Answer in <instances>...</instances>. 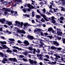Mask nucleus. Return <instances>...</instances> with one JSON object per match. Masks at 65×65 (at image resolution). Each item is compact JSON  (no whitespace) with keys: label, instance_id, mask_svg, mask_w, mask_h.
<instances>
[{"label":"nucleus","instance_id":"11","mask_svg":"<svg viewBox=\"0 0 65 65\" xmlns=\"http://www.w3.org/2000/svg\"><path fill=\"white\" fill-rule=\"evenodd\" d=\"M2 46L3 47V49H5V48H7V49H8V47H7V46H6V45H2Z\"/></svg>","mask_w":65,"mask_h":65},{"label":"nucleus","instance_id":"41","mask_svg":"<svg viewBox=\"0 0 65 65\" xmlns=\"http://www.w3.org/2000/svg\"><path fill=\"white\" fill-rule=\"evenodd\" d=\"M52 23L54 24L56 23V21L55 20H52Z\"/></svg>","mask_w":65,"mask_h":65},{"label":"nucleus","instance_id":"53","mask_svg":"<svg viewBox=\"0 0 65 65\" xmlns=\"http://www.w3.org/2000/svg\"><path fill=\"white\" fill-rule=\"evenodd\" d=\"M3 60H4V61H7L8 60H7V59L4 58H3Z\"/></svg>","mask_w":65,"mask_h":65},{"label":"nucleus","instance_id":"25","mask_svg":"<svg viewBox=\"0 0 65 65\" xmlns=\"http://www.w3.org/2000/svg\"><path fill=\"white\" fill-rule=\"evenodd\" d=\"M57 14L58 16H60H60H63L64 17V15L62 14L60 12L59 13H57Z\"/></svg>","mask_w":65,"mask_h":65},{"label":"nucleus","instance_id":"55","mask_svg":"<svg viewBox=\"0 0 65 65\" xmlns=\"http://www.w3.org/2000/svg\"><path fill=\"white\" fill-rule=\"evenodd\" d=\"M9 60H10V61H13V58H9Z\"/></svg>","mask_w":65,"mask_h":65},{"label":"nucleus","instance_id":"49","mask_svg":"<svg viewBox=\"0 0 65 65\" xmlns=\"http://www.w3.org/2000/svg\"><path fill=\"white\" fill-rule=\"evenodd\" d=\"M19 50L20 51H26V50H25L24 49H21V48H19Z\"/></svg>","mask_w":65,"mask_h":65},{"label":"nucleus","instance_id":"56","mask_svg":"<svg viewBox=\"0 0 65 65\" xmlns=\"http://www.w3.org/2000/svg\"><path fill=\"white\" fill-rule=\"evenodd\" d=\"M41 31V29H37V31H39V32H40Z\"/></svg>","mask_w":65,"mask_h":65},{"label":"nucleus","instance_id":"4","mask_svg":"<svg viewBox=\"0 0 65 65\" xmlns=\"http://www.w3.org/2000/svg\"><path fill=\"white\" fill-rule=\"evenodd\" d=\"M50 42L51 43H53V44H54V45H56V46L59 45V44L56 41H54L53 42L52 41H51Z\"/></svg>","mask_w":65,"mask_h":65},{"label":"nucleus","instance_id":"16","mask_svg":"<svg viewBox=\"0 0 65 65\" xmlns=\"http://www.w3.org/2000/svg\"><path fill=\"white\" fill-rule=\"evenodd\" d=\"M49 19L50 20H51V21H52L55 20V18L54 16H53L51 18H49Z\"/></svg>","mask_w":65,"mask_h":65},{"label":"nucleus","instance_id":"54","mask_svg":"<svg viewBox=\"0 0 65 65\" xmlns=\"http://www.w3.org/2000/svg\"><path fill=\"white\" fill-rule=\"evenodd\" d=\"M59 2H60V1H58V2H57V1H55V2L56 3H57V4H58V5H59V4H60V3H59Z\"/></svg>","mask_w":65,"mask_h":65},{"label":"nucleus","instance_id":"24","mask_svg":"<svg viewBox=\"0 0 65 65\" xmlns=\"http://www.w3.org/2000/svg\"><path fill=\"white\" fill-rule=\"evenodd\" d=\"M38 41H39V42H40V43H42V42L43 41H44V40H42V39H39L38 40Z\"/></svg>","mask_w":65,"mask_h":65},{"label":"nucleus","instance_id":"38","mask_svg":"<svg viewBox=\"0 0 65 65\" xmlns=\"http://www.w3.org/2000/svg\"><path fill=\"white\" fill-rule=\"evenodd\" d=\"M19 57L20 58H24V56L22 55H19Z\"/></svg>","mask_w":65,"mask_h":65},{"label":"nucleus","instance_id":"59","mask_svg":"<svg viewBox=\"0 0 65 65\" xmlns=\"http://www.w3.org/2000/svg\"><path fill=\"white\" fill-rule=\"evenodd\" d=\"M0 43L1 44H4V42H2V41H1L0 42Z\"/></svg>","mask_w":65,"mask_h":65},{"label":"nucleus","instance_id":"15","mask_svg":"<svg viewBox=\"0 0 65 65\" xmlns=\"http://www.w3.org/2000/svg\"><path fill=\"white\" fill-rule=\"evenodd\" d=\"M26 5L30 9H32V8H31V5L30 4H26Z\"/></svg>","mask_w":65,"mask_h":65},{"label":"nucleus","instance_id":"51","mask_svg":"<svg viewBox=\"0 0 65 65\" xmlns=\"http://www.w3.org/2000/svg\"><path fill=\"white\" fill-rule=\"evenodd\" d=\"M61 60L62 61H64V59H65V58H63V57H61Z\"/></svg>","mask_w":65,"mask_h":65},{"label":"nucleus","instance_id":"35","mask_svg":"<svg viewBox=\"0 0 65 65\" xmlns=\"http://www.w3.org/2000/svg\"><path fill=\"white\" fill-rule=\"evenodd\" d=\"M23 15H24L25 17H27L28 18H29V17H30V15H29L27 14H23Z\"/></svg>","mask_w":65,"mask_h":65},{"label":"nucleus","instance_id":"63","mask_svg":"<svg viewBox=\"0 0 65 65\" xmlns=\"http://www.w3.org/2000/svg\"><path fill=\"white\" fill-rule=\"evenodd\" d=\"M34 22H35V21H34V20H31V23H34Z\"/></svg>","mask_w":65,"mask_h":65},{"label":"nucleus","instance_id":"20","mask_svg":"<svg viewBox=\"0 0 65 65\" xmlns=\"http://www.w3.org/2000/svg\"><path fill=\"white\" fill-rule=\"evenodd\" d=\"M7 49V51L6 52L7 53H12V51L11 50H10V48H8Z\"/></svg>","mask_w":65,"mask_h":65},{"label":"nucleus","instance_id":"14","mask_svg":"<svg viewBox=\"0 0 65 65\" xmlns=\"http://www.w3.org/2000/svg\"><path fill=\"white\" fill-rule=\"evenodd\" d=\"M53 31V29L52 27L49 28L48 30V32H51V31Z\"/></svg>","mask_w":65,"mask_h":65},{"label":"nucleus","instance_id":"1","mask_svg":"<svg viewBox=\"0 0 65 65\" xmlns=\"http://www.w3.org/2000/svg\"><path fill=\"white\" fill-rule=\"evenodd\" d=\"M57 30V34L59 36H61V35H63V34H62V32L60 31H61V29L59 28H56Z\"/></svg>","mask_w":65,"mask_h":65},{"label":"nucleus","instance_id":"58","mask_svg":"<svg viewBox=\"0 0 65 65\" xmlns=\"http://www.w3.org/2000/svg\"><path fill=\"white\" fill-rule=\"evenodd\" d=\"M4 27H5V28H7L8 27V26H7L6 25H4Z\"/></svg>","mask_w":65,"mask_h":65},{"label":"nucleus","instance_id":"13","mask_svg":"<svg viewBox=\"0 0 65 65\" xmlns=\"http://www.w3.org/2000/svg\"><path fill=\"white\" fill-rule=\"evenodd\" d=\"M56 62H53V61H52L51 62H47V63H48V64H54V65H55L56 64Z\"/></svg>","mask_w":65,"mask_h":65},{"label":"nucleus","instance_id":"2","mask_svg":"<svg viewBox=\"0 0 65 65\" xmlns=\"http://www.w3.org/2000/svg\"><path fill=\"white\" fill-rule=\"evenodd\" d=\"M17 32L18 33H22V34H25L26 33V32L23 30H19V29H17Z\"/></svg>","mask_w":65,"mask_h":65},{"label":"nucleus","instance_id":"48","mask_svg":"<svg viewBox=\"0 0 65 65\" xmlns=\"http://www.w3.org/2000/svg\"><path fill=\"white\" fill-rule=\"evenodd\" d=\"M30 7L31 8V9H34V8H35V7L32 6V5H31Z\"/></svg>","mask_w":65,"mask_h":65},{"label":"nucleus","instance_id":"3","mask_svg":"<svg viewBox=\"0 0 65 65\" xmlns=\"http://www.w3.org/2000/svg\"><path fill=\"white\" fill-rule=\"evenodd\" d=\"M49 35V34H48L47 32H44L43 34V33H42V32L41 31V36H44H44H46L47 35Z\"/></svg>","mask_w":65,"mask_h":65},{"label":"nucleus","instance_id":"21","mask_svg":"<svg viewBox=\"0 0 65 65\" xmlns=\"http://www.w3.org/2000/svg\"><path fill=\"white\" fill-rule=\"evenodd\" d=\"M22 54H24L25 56H27L28 55V52L27 51H24V52L22 53Z\"/></svg>","mask_w":65,"mask_h":65},{"label":"nucleus","instance_id":"34","mask_svg":"<svg viewBox=\"0 0 65 65\" xmlns=\"http://www.w3.org/2000/svg\"><path fill=\"white\" fill-rule=\"evenodd\" d=\"M16 2H21L22 0H14Z\"/></svg>","mask_w":65,"mask_h":65},{"label":"nucleus","instance_id":"22","mask_svg":"<svg viewBox=\"0 0 65 65\" xmlns=\"http://www.w3.org/2000/svg\"><path fill=\"white\" fill-rule=\"evenodd\" d=\"M28 50L30 51H33V48L32 47H28Z\"/></svg>","mask_w":65,"mask_h":65},{"label":"nucleus","instance_id":"8","mask_svg":"<svg viewBox=\"0 0 65 65\" xmlns=\"http://www.w3.org/2000/svg\"><path fill=\"white\" fill-rule=\"evenodd\" d=\"M24 44H25V46H27L29 45V43L28 42V41H25L24 42Z\"/></svg>","mask_w":65,"mask_h":65},{"label":"nucleus","instance_id":"26","mask_svg":"<svg viewBox=\"0 0 65 65\" xmlns=\"http://www.w3.org/2000/svg\"><path fill=\"white\" fill-rule=\"evenodd\" d=\"M47 37L51 39H52L53 38V36H47Z\"/></svg>","mask_w":65,"mask_h":65},{"label":"nucleus","instance_id":"33","mask_svg":"<svg viewBox=\"0 0 65 65\" xmlns=\"http://www.w3.org/2000/svg\"><path fill=\"white\" fill-rule=\"evenodd\" d=\"M13 48H16V49H17L18 50H19V48L18 47H16L15 46H13Z\"/></svg>","mask_w":65,"mask_h":65},{"label":"nucleus","instance_id":"43","mask_svg":"<svg viewBox=\"0 0 65 65\" xmlns=\"http://www.w3.org/2000/svg\"><path fill=\"white\" fill-rule=\"evenodd\" d=\"M32 17H34L35 16V14H34V12H33L32 13Z\"/></svg>","mask_w":65,"mask_h":65},{"label":"nucleus","instance_id":"30","mask_svg":"<svg viewBox=\"0 0 65 65\" xmlns=\"http://www.w3.org/2000/svg\"><path fill=\"white\" fill-rule=\"evenodd\" d=\"M56 50H58V51H61L62 50V48L60 47L58 48L56 47Z\"/></svg>","mask_w":65,"mask_h":65},{"label":"nucleus","instance_id":"47","mask_svg":"<svg viewBox=\"0 0 65 65\" xmlns=\"http://www.w3.org/2000/svg\"><path fill=\"white\" fill-rule=\"evenodd\" d=\"M23 25H24V23H23V22H21L20 25H21V27H22Z\"/></svg>","mask_w":65,"mask_h":65},{"label":"nucleus","instance_id":"37","mask_svg":"<svg viewBox=\"0 0 65 65\" xmlns=\"http://www.w3.org/2000/svg\"><path fill=\"white\" fill-rule=\"evenodd\" d=\"M9 40L10 41H14V39H9Z\"/></svg>","mask_w":65,"mask_h":65},{"label":"nucleus","instance_id":"31","mask_svg":"<svg viewBox=\"0 0 65 65\" xmlns=\"http://www.w3.org/2000/svg\"><path fill=\"white\" fill-rule=\"evenodd\" d=\"M40 50L38 48L37 49V50L36 51V52L38 53H40Z\"/></svg>","mask_w":65,"mask_h":65},{"label":"nucleus","instance_id":"27","mask_svg":"<svg viewBox=\"0 0 65 65\" xmlns=\"http://www.w3.org/2000/svg\"><path fill=\"white\" fill-rule=\"evenodd\" d=\"M13 61H14V62H18V60L16 58H13Z\"/></svg>","mask_w":65,"mask_h":65},{"label":"nucleus","instance_id":"5","mask_svg":"<svg viewBox=\"0 0 65 65\" xmlns=\"http://www.w3.org/2000/svg\"><path fill=\"white\" fill-rule=\"evenodd\" d=\"M27 38L29 39L30 40H33L34 38V37L33 36H30V35H27Z\"/></svg>","mask_w":65,"mask_h":65},{"label":"nucleus","instance_id":"23","mask_svg":"<svg viewBox=\"0 0 65 65\" xmlns=\"http://www.w3.org/2000/svg\"><path fill=\"white\" fill-rule=\"evenodd\" d=\"M51 48L52 50H56V47L55 46H51Z\"/></svg>","mask_w":65,"mask_h":65},{"label":"nucleus","instance_id":"44","mask_svg":"<svg viewBox=\"0 0 65 65\" xmlns=\"http://www.w3.org/2000/svg\"><path fill=\"white\" fill-rule=\"evenodd\" d=\"M64 19V18L63 17L61 16L60 18V19L61 20H63Z\"/></svg>","mask_w":65,"mask_h":65},{"label":"nucleus","instance_id":"50","mask_svg":"<svg viewBox=\"0 0 65 65\" xmlns=\"http://www.w3.org/2000/svg\"><path fill=\"white\" fill-rule=\"evenodd\" d=\"M37 12H38V13H40V11H39V9H38L37 10Z\"/></svg>","mask_w":65,"mask_h":65},{"label":"nucleus","instance_id":"19","mask_svg":"<svg viewBox=\"0 0 65 65\" xmlns=\"http://www.w3.org/2000/svg\"><path fill=\"white\" fill-rule=\"evenodd\" d=\"M10 10H11V9L10 8H6L5 9V11L8 12H10Z\"/></svg>","mask_w":65,"mask_h":65},{"label":"nucleus","instance_id":"7","mask_svg":"<svg viewBox=\"0 0 65 65\" xmlns=\"http://www.w3.org/2000/svg\"><path fill=\"white\" fill-rule=\"evenodd\" d=\"M6 21H6L5 19H1L0 20V22H1V23L2 24H3V23H4V24H5V23H6Z\"/></svg>","mask_w":65,"mask_h":65},{"label":"nucleus","instance_id":"46","mask_svg":"<svg viewBox=\"0 0 65 65\" xmlns=\"http://www.w3.org/2000/svg\"><path fill=\"white\" fill-rule=\"evenodd\" d=\"M12 51H13V52H15V53H17V52H18V51H17V50H15V49H13L12 50Z\"/></svg>","mask_w":65,"mask_h":65},{"label":"nucleus","instance_id":"57","mask_svg":"<svg viewBox=\"0 0 65 65\" xmlns=\"http://www.w3.org/2000/svg\"><path fill=\"white\" fill-rule=\"evenodd\" d=\"M48 59H46V58H44V60L45 61H48Z\"/></svg>","mask_w":65,"mask_h":65},{"label":"nucleus","instance_id":"32","mask_svg":"<svg viewBox=\"0 0 65 65\" xmlns=\"http://www.w3.org/2000/svg\"><path fill=\"white\" fill-rule=\"evenodd\" d=\"M36 18H37V19H40L41 18V16L39 15H36Z\"/></svg>","mask_w":65,"mask_h":65},{"label":"nucleus","instance_id":"40","mask_svg":"<svg viewBox=\"0 0 65 65\" xmlns=\"http://www.w3.org/2000/svg\"><path fill=\"white\" fill-rule=\"evenodd\" d=\"M62 40L63 41V43L64 44H65V39H62Z\"/></svg>","mask_w":65,"mask_h":65},{"label":"nucleus","instance_id":"28","mask_svg":"<svg viewBox=\"0 0 65 65\" xmlns=\"http://www.w3.org/2000/svg\"><path fill=\"white\" fill-rule=\"evenodd\" d=\"M22 11H23V12H24V13H25L26 11H27V8H26L25 9H22Z\"/></svg>","mask_w":65,"mask_h":65},{"label":"nucleus","instance_id":"61","mask_svg":"<svg viewBox=\"0 0 65 65\" xmlns=\"http://www.w3.org/2000/svg\"><path fill=\"white\" fill-rule=\"evenodd\" d=\"M18 21H15V23H16V25H18Z\"/></svg>","mask_w":65,"mask_h":65},{"label":"nucleus","instance_id":"62","mask_svg":"<svg viewBox=\"0 0 65 65\" xmlns=\"http://www.w3.org/2000/svg\"><path fill=\"white\" fill-rule=\"evenodd\" d=\"M10 12L11 13H12V14H13V13H14V11H13V10H11L10 11Z\"/></svg>","mask_w":65,"mask_h":65},{"label":"nucleus","instance_id":"29","mask_svg":"<svg viewBox=\"0 0 65 65\" xmlns=\"http://www.w3.org/2000/svg\"><path fill=\"white\" fill-rule=\"evenodd\" d=\"M37 57H42V55L41 54H37Z\"/></svg>","mask_w":65,"mask_h":65},{"label":"nucleus","instance_id":"17","mask_svg":"<svg viewBox=\"0 0 65 65\" xmlns=\"http://www.w3.org/2000/svg\"><path fill=\"white\" fill-rule=\"evenodd\" d=\"M54 37H56V39H57L58 40H61L62 39V38L61 37H59L58 36L56 37V36L55 35L54 36Z\"/></svg>","mask_w":65,"mask_h":65},{"label":"nucleus","instance_id":"18","mask_svg":"<svg viewBox=\"0 0 65 65\" xmlns=\"http://www.w3.org/2000/svg\"><path fill=\"white\" fill-rule=\"evenodd\" d=\"M61 58V56H60L59 55H57L56 56V58H54L55 59V60H59L58 59V58L59 59V58Z\"/></svg>","mask_w":65,"mask_h":65},{"label":"nucleus","instance_id":"42","mask_svg":"<svg viewBox=\"0 0 65 65\" xmlns=\"http://www.w3.org/2000/svg\"><path fill=\"white\" fill-rule=\"evenodd\" d=\"M40 4H41V6H42L43 5H44V3H43L42 2H40Z\"/></svg>","mask_w":65,"mask_h":65},{"label":"nucleus","instance_id":"39","mask_svg":"<svg viewBox=\"0 0 65 65\" xmlns=\"http://www.w3.org/2000/svg\"><path fill=\"white\" fill-rule=\"evenodd\" d=\"M22 60L23 61H24V62H26V61H27L28 60L27 59H26L24 58H22Z\"/></svg>","mask_w":65,"mask_h":65},{"label":"nucleus","instance_id":"12","mask_svg":"<svg viewBox=\"0 0 65 65\" xmlns=\"http://www.w3.org/2000/svg\"><path fill=\"white\" fill-rule=\"evenodd\" d=\"M29 62L32 65H33V63H34V61L33 60H31V59H29Z\"/></svg>","mask_w":65,"mask_h":65},{"label":"nucleus","instance_id":"10","mask_svg":"<svg viewBox=\"0 0 65 65\" xmlns=\"http://www.w3.org/2000/svg\"><path fill=\"white\" fill-rule=\"evenodd\" d=\"M29 26H31V25L29 24L28 23H26L24 24V26L25 28H27Z\"/></svg>","mask_w":65,"mask_h":65},{"label":"nucleus","instance_id":"9","mask_svg":"<svg viewBox=\"0 0 65 65\" xmlns=\"http://www.w3.org/2000/svg\"><path fill=\"white\" fill-rule=\"evenodd\" d=\"M42 16L43 18L46 21H49V20H47V19L46 18V17L45 15L43 14L42 15Z\"/></svg>","mask_w":65,"mask_h":65},{"label":"nucleus","instance_id":"64","mask_svg":"<svg viewBox=\"0 0 65 65\" xmlns=\"http://www.w3.org/2000/svg\"><path fill=\"white\" fill-rule=\"evenodd\" d=\"M62 5H65V2H63L62 3Z\"/></svg>","mask_w":65,"mask_h":65},{"label":"nucleus","instance_id":"6","mask_svg":"<svg viewBox=\"0 0 65 65\" xmlns=\"http://www.w3.org/2000/svg\"><path fill=\"white\" fill-rule=\"evenodd\" d=\"M5 24H8L9 26H10L12 25V22H9L8 21H6V22L5 23Z\"/></svg>","mask_w":65,"mask_h":65},{"label":"nucleus","instance_id":"36","mask_svg":"<svg viewBox=\"0 0 65 65\" xmlns=\"http://www.w3.org/2000/svg\"><path fill=\"white\" fill-rule=\"evenodd\" d=\"M61 11H65V8H64L61 7Z\"/></svg>","mask_w":65,"mask_h":65},{"label":"nucleus","instance_id":"52","mask_svg":"<svg viewBox=\"0 0 65 65\" xmlns=\"http://www.w3.org/2000/svg\"><path fill=\"white\" fill-rule=\"evenodd\" d=\"M9 32V31H8V30H6V31H4V33H5L6 34V33H8Z\"/></svg>","mask_w":65,"mask_h":65},{"label":"nucleus","instance_id":"45","mask_svg":"<svg viewBox=\"0 0 65 65\" xmlns=\"http://www.w3.org/2000/svg\"><path fill=\"white\" fill-rule=\"evenodd\" d=\"M0 55L2 56H4V54L2 52H0Z\"/></svg>","mask_w":65,"mask_h":65},{"label":"nucleus","instance_id":"60","mask_svg":"<svg viewBox=\"0 0 65 65\" xmlns=\"http://www.w3.org/2000/svg\"><path fill=\"white\" fill-rule=\"evenodd\" d=\"M43 12H44V13H45V11H46L45 9V8L43 9Z\"/></svg>","mask_w":65,"mask_h":65}]
</instances>
